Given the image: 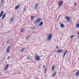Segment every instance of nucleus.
Masks as SVG:
<instances>
[{"mask_svg":"<svg viewBox=\"0 0 79 79\" xmlns=\"http://www.w3.org/2000/svg\"><path fill=\"white\" fill-rule=\"evenodd\" d=\"M60 26L62 28H63L64 27V25L62 23H60Z\"/></svg>","mask_w":79,"mask_h":79,"instance_id":"7","label":"nucleus"},{"mask_svg":"<svg viewBox=\"0 0 79 79\" xmlns=\"http://www.w3.org/2000/svg\"><path fill=\"white\" fill-rule=\"evenodd\" d=\"M59 7V8H60V6L63 5V1H60L58 3Z\"/></svg>","mask_w":79,"mask_h":79,"instance_id":"3","label":"nucleus"},{"mask_svg":"<svg viewBox=\"0 0 79 79\" xmlns=\"http://www.w3.org/2000/svg\"><path fill=\"white\" fill-rule=\"evenodd\" d=\"M73 37H74V36H73H73H70V39H72V38H73Z\"/></svg>","mask_w":79,"mask_h":79,"instance_id":"26","label":"nucleus"},{"mask_svg":"<svg viewBox=\"0 0 79 79\" xmlns=\"http://www.w3.org/2000/svg\"><path fill=\"white\" fill-rule=\"evenodd\" d=\"M47 69H45V73H47Z\"/></svg>","mask_w":79,"mask_h":79,"instance_id":"25","label":"nucleus"},{"mask_svg":"<svg viewBox=\"0 0 79 79\" xmlns=\"http://www.w3.org/2000/svg\"><path fill=\"white\" fill-rule=\"evenodd\" d=\"M79 75V71L76 72V76H78Z\"/></svg>","mask_w":79,"mask_h":79,"instance_id":"13","label":"nucleus"},{"mask_svg":"<svg viewBox=\"0 0 79 79\" xmlns=\"http://www.w3.org/2000/svg\"><path fill=\"white\" fill-rule=\"evenodd\" d=\"M68 53V51H66L64 54L63 55V56L64 57V56H65V55H66V53Z\"/></svg>","mask_w":79,"mask_h":79,"instance_id":"9","label":"nucleus"},{"mask_svg":"<svg viewBox=\"0 0 79 79\" xmlns=\"http://www.w3.org/2000/svg\"><path fill=\"white\" fill-rule=\"evenodd\" d=\"M3 14V11H2L0 14V17H2V16Z\"/></svg>","mask_w":79,"mask_h":79,"instance_id":"15","label":"nucleus"},{"mask_svg":"<svg viewBox=\"0 0 79 79\" xmlns=\"http://www.w3.org/2000/svg\"><path fill=\"white\" fill-rule=\"evenodd\" d=\"M2 2H3L4 1V0H2Z\"/></svg>","mask_w":79,"mask_h":79,"instance_id":"35","label":"nucleus"},{"mask_svg":"<svg viewBox=\"0 0 79 79\" xmlns=\"http://www.w3.org/2000/svg\"><path fill=\"white\" fill-rule=\"evenodd\" d=\"M7 43H9V41H8L7 42Z\"/></svg>","mask_w":79,"mask_h":79,"instance_id":"32","label":"nucleus"},{"mask_svg":"<svg viewBox=\"0 0 79 79\" xmlns=\"http://www.w3.org/2000/svg\"><path fill=\"white\" fill-rule=\"evenodd\" d=\"M6 13L4 14L2 16V19H5V17H6Z\"/></svg>","mask_w":79,"mask_h":79,"instance_id":"6","label":"nucleus"},{"mask_svg":"<svg viewBox=\"0 0 79 79\" xmlns=\"http://www.w3.org/2000/svg\"><path fill=\"white\" fill-rule=\"evenodd\" d=\"M27 60H32V58L30 59V57H28L27 58Z\"/></svg>","mask_w":79,"mask_h":79,"instance_id":"18","label":"nucleus"},{"mask_svg":"<svg viewBox=\"0 0 79 79\" xmlns=\"http://www.w3.org/2000/svg\"><path fill=\"white\" fill-rule=\"evenodd\" d=\"M24 49H23L21 50L20 52H23V51H24Z\"/></svg>","mask_w":79,"mask_h":79,"instance_id":"27","label":"nucleus"},{"mask_svg":"<svg viewBox=\"0 0 79 79\" xmlns=\"http://www.w3.org/2000/svg\"><path fill=\"white\" fill-rule=\"evenodd\" d=\"M13 19H14V18H12L10 20L11 22H12V21H13Z\"/></svg>","mask_w":79,"mask_h":79,"instance_id":"21","label":"nucleus"},{"mask_svg":"<svg viewBox=\"0 0 79 79\" xmlns=\"http://www.w3.org/2000/svg\"><path fill=\"white\" fill-rule=\"evenodd\" d=\"M0 74H1V73H0Z\"/></svg>","mask_w":79,"mask_h":79,"instance_id":"38","label":"nucleus"},{"mask_svg":"<svg viewBox=\"0 0 79 79\" xmlns=\"http://www.w3.org/2000/svg\"><path fill=\"white\" fill-rule=\"evenodd\" d=\"M38 22H37V20H36V21H35V22H34V24H36V23H38Z\"/></svg>","mask_w":79,"mask_h":79,"instance_id":"22","label":"nucleus"},{"mask_svg":"<svg viewBox=\"0 0 79 79\" xmlns=\"http://www.w3.org/2000/svg\"><path fill=\"white\" fill-rule=\"evenodd\" d=\"M56 74V72H55L53 75H52V77H55V76Z\"/></svg>","mask_w":79,"mask_h":79,"instance_id":"10","label":"nucleus"},{"mask_svg":"<svg viewBox=\"0 0 79 79\" xmlns=\"http://www.w3.org/2000/svg\"><path fill=\"white\" fill-rule=\"evenodd\" d=\"M8 68H9V64H8L6 65V68L5 69H4L5 71H6V69H7Z\"/></svg>","mask_w":79,"mask_h":79,"instance_id":"8","label":"nucleus"},{"mask_svg":"<svg viewBox=\"0 0 79 79\" xmlns=\"http://www.w3.org/2000/svg\"><path fill=\"white\" fill-rule=\"evenodd\" d=\"M24 10L25 11H26V7H24Z\"/></svg>","mask_w":79,"mask_h":79,"instance_id":"28","label":"nucleus"},{"mask_svg":"<svg viewBox=\"0 0 79 79\" xmlns=\"http://www.w3.org/2000/svg\"><path fill=\"white\" fill-rule=\"evenodd\" d=\"M54 69H55V66H53L52 68V71H53L54 70Z\"/></svg>","mask_w":79,"mask_h":79,"instance_id":"19","label":"nucleus"},{"mask_svg":"<svg viewBox=\"0 0 79 79\" xmlns=\"http://www.w3.org/2000/svg\"><path fill=\"white\" fill-rule=\"evenodd\" d=\"M45 65H44L43 66V68H45Z\"/></svg>","mask_w":79,"mask_h":79,"instance_id":"33","label":"nucleus"},{"mask_svg":"<svg viewBox=\"0 0 79 79\" xmlns=\"http://www.w3.org/2000/svg\"><path fill=\"white\" fill-rule=\"evenodd\" d=\"M65 19H66V20H67L68 21H69V20L70 19V18H69V17L68 16H66L65 17Z\"/></svg>","mask_w":79,"mask_h":79,"instance_id":"12","label":"nucleus"},{"mask_svg":"<svg viewBox=\"0 0 79 79\" xmlns=\"http://www.w3.org/2000/svg\"><path fill=\"white\" fill-rule=\"evenodd\" d=\"M35 58L36 61H39L40 60V56H36Z\"/></svg>","mask_w":79,"mask_h":79,"instance_id":"4","label":"nucleus"},{"mask_svg":"<svg viewBox=\"0 0 79 79\" xmlns=\"http://www.w3.org/2000/svg\"><path fill=\"white\" fill-rule=\"evenodd\" d=\"M79 27V24H78L77 25V27L78 28V27Z\"/></svg>","mask_w":79,"mask_h":79,"instance_id":"24","label":"nucleus"},{"mask_svg":"<svg viewBox=\"0 0 79 79\" xmlns=\"http://www.w3.org/2000/svg\"><path fill=\"white\" fill-rule=\"evenodd\" d=\"M36 21H37V23H40V20L39 19H37L36 20Z\"/></svg>","mask_w":79,"mask_h":79,"instance_id":"17","label":"nucleus"},{"mask_svg":"<svg viewBox=\"0 0 79 79\" xmlns=\"http://www.w3.org/2000/svg\"><path fill=\"white\" fill-rule=\"evenodd\" d=\"M60 16V15H59V16Z\"/></svg>","mask_w":79,"mask_h":79,"instance_id":"39","label":"nucleus"},{"mask_svg":"<svg viewBox=\"0 0 79 79\" xmlns=\"http://www.w3.org/2000/svg\"><path fill=\"white\" fill-rule=\"evenodd\" d=\"M23 31H24V29H22L21 30V32H22L23 33Z\"/></svg>","mask_w":79,"mask_h":79,"instance_id":"23","label":"nucleus"},{"mask_svg":"<svg viewBox=\"0 0 79 79\" xmlns=\"http://www.w3.org/2000/svg\"><path fill=\"white\" fill-rule=\"evenodd\" d=\"M19 5H18V6H17L16 7H15V10H17L19 8Z\"/></svg>","mask_w":79,"mask_h":79,"instance_id":"11","label":"nucleus"},{"mask_svg":"<svg viewBox=\"0 0 79 79\" xmlns=\"http://www.w3.org/2000/svg\"><path fill=\"white\" fill-rule=\"evenodd\" d=\"M36 55H37V54H36Z\"/></svg>","mask_w":79,"mask_h":79,"instance_id":"37","label":"nucleus"},{"mask_svg":"<svg viewBox=\"0 0 79 79\" xmlns=\"http://www.w3.org/2000/svg\"><path fill=\"white\" fill-rule=\"evenodd\" d=\"M77 34H78V35H79V32L77 33Z\"/></svg>","mask_w":79,"mask_h":79,"instance_id":"36","label":"nucleus"},{"mask_svg":"<svg viewBox=\"0 0 79 79\" xmlns=\"http://www.w3.org/2000/svg\"><path fill=\"white\" fill-rule=\"evenodd\" d=\"M56 48H58V46H57L56 47Z\"/></svg>","mask_w":79,"mask_h":79,"instance_id":"34","label":"nucleus"},{"mask_svg":"<svg viewBox=\"0 0 79 79\" xmlns=\"http://www.w3.org/2000/svg\"><path fill=\"white\" fill-rule=\"evenodd\" d=\"M43 23L42 22H41L39 25V26H42V25H43Z\"/></svg>","mask_w":79,"mask_h":79,"instance_id":"14","label":"nucleus"},{"mask_svg":"<svg viewBox=\"0 0 79 79\" xmlns=\"http://www.w3.org/2000/svg\"><path fill=\"white\" fill-rule=\"evenodd\" d=\"M39 6V5H38V3H36L35 4V7L34 8V9L35 10H36V9H37L38 6Z\"/></svg>","mask_w":79,"mask_h":79,"instance_id":"5","label":"nucleus"},{"mask_svg":"<svg viewBox=\"0 0 79 79\" xmlns=\"http://www.w3.org/2000/svg\"><path fill=\"white\" fill-rule=\"evenodd\" d=\"M63 51V50H60L58 51V53H61V52H62V51Z\"/></svg>","mask_w":79,"mask_h":79,"instance_id":"16","label":"nucleus"},{"mask_svg":"<svg viewBox=\"0 0 79 79\" xmlns=\"http://www.w3.org/2000/svg\"><path fill=\"white\" fill-rule=\"evenodd\" d=\"M30 28H31V29H35L34 27H30Z\"/></svg>","mask_w":79,"mask_h":79,"instance_id":"31","label":"nucleus"},{"mask_svg":"<svg viewBox=\"0 0 79 79\" xmlns=\"http://www.w3.org/2000/svg\"><path fill=\"white\" fill-rule=\"evenodd\" d=\"M11 48H12V47L10 46H9L8 47H7L6 49L7 53H10V50H11Z\"/></svg>","mask_w":79,"mask_h":79,"instance_id":"1","label":"nucleus"},{"mask_svg":"<svg viewBox=\"0 0 79 79\" xmlns=\"http://www.w3.org/2000/svg\"><path fill=\"white\" fill-rule=\"evenodd\" d=\"M52 34H49L48 40H50L51 39H52Z\"/></svg>","mask_w":79,"mask_h":79,"instance_id":"2","label":"nucleus"},{"mask_svg":"<svg viewBox=\"0 0 79 79\" xmlns=\"http://www.w3.org/2000/svg\"><path fill=\"white\" fill-rule=\"evenodd\" d=\"M34 16H31V19H34Z\"/></svg>","mask_w":79,"mask_h":79,"instance_id":"20","label":"nucleus"},{"mask_svg":"<svg viewBox=\"0 0 79 79\" xmlns=\"http://www.w3.org/2000/svg\"><path fill=\"white\" fill-rule=\"evenodd\" d=\"M11 58V56H9L8 57H7V58Z\"/></svg>","mask_w":79,"mask_h":79,"instance_id":"30","label":"nucleus"},{"mask_svg":"<svg viewBox=\"0 0 79 79\" xmlns=\"http://www.w3.org/2000/svg\"><path fill=\"white\" fill-rule=\"evenodd\" d=\"M74 5L75 6H76V5H77V4H76V3H75L74 4Z\"/></svg>","mask_w":79,"mask_h":79,"instance_id":"29","label":"nucleus"}]
</instances>
